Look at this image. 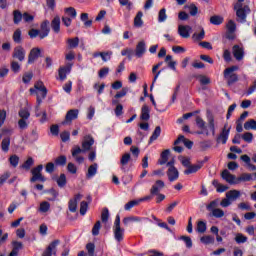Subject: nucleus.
Masks as SVG:
<instances>
[{
    "instance_id": "obj_35",
    "label": "nucleus",
    "mask_w": 256,
    "mask_h": 256,
    "mask_svg": "<svg viewBox=\"0 0 256 256\" xmlns=\"http://www.w3.org/2000/svg\"><path fill=\"white\" fill-rule=\"evenodd\" d=\"M139 221H141L140 217L130 216V217H125L123 219V224L125 225V227H127L129 223H138Z\"/></svg>"
},
{
    "instance_id": "obj_13",
    "label": "nucleus",
    "mask_w": 256,
    "mask_h": 256,
    "mask_svg": "<svg viewBox=\"0 0 256 256\" xmlns=\"http://www.w3.org/2000/svg\"><path fill=\"white\" fill-rule=\"evenodd\" d=\"M72 157H74L75 161L81 165L85 161L83 156H78L80 153H84V150L81 149L79 146H75L71 150Z\"/></svg>"
},
{
    "instance_id": "obj_32",
    "label": "nucleus",
    "mask_w": 256,
    "mask_h": 256,
    "mask_svg": "<svg viewBox=\"0 0 256 256\" xmlns=\"http://www.w3.org/2000/svg\"><path fill=\"white\" fill-rule=\"evenodd\" d=\"M178 241H183L187 249H191L193 247V240L189 236H180L178 237Z\"/></svg>"
},
{
    "instance_id": "obj_56",
    "label": "nucleus",
    "mask_w": 256,
    "mask_h": 256,
    "mask_svg": "<svg viewBox=\"0 0 256 256\" xmlns=\"http://www.w3.org/2000/svg\"><path fill=\"white\" fill-rule=\"evenodd\" d=\"M127 93H129V88L124 87V88H122L121 91H119L115 94L114 99H121V98L125 97V95H127Z\"/></svg>"
},
{
    "instance_id": "obj_10",
    "label": "nucleus",
    "mask_w": 256,
    "mask_h": 256,
    "mask_svg": "<svg viewBox=\"0 0 256 256\" xmlns=\"http://www.w3.org/2000/svg\"><path fill=\"white\" fill-rule=\"evenodd\" d=\"M232 53L233 56L236 58V61H243V58L245 57V50L243 49V47L237 44L234 45L232 47Z\"/></svg>"
},
{
    "instance_id": "obj_36",
    "label": "nucleus",
    "mask_w": 256,
    "mask_h": 256,
    "mask_svg": "<svg viewBox=\"0 0 256 256\" xmlns=\"http://www.w3.org/2000/svg\"><path fill=\"white\" fill-rule=\"evenodd\" d=\"M37 181H40L41 183H45V181H47V178H45V176H43L42 173L35 174L30 178V183H37Z\"/></svg>"
},
{
    "instance_id": "obj_43",
    "label": "nucleus",
    "mask_w": 256,
    "mask_h": 256,
    "mask_svg": "<svg viewBox=\"0 0 256 256\" xmlns=\"http://www.w3.org/2000/svg\"><path fill=\"white\" fill-rule=\"evenodd\" d=\"M210 23L212 25H221L223 23V17L219 15H214L210 17Z\"/></svg>"
},
{
    "instance_id": "obj_2",
    "label": "nucleus",
    "mask_w": 256,
    "mask_h": 256,
    "mask_svg": "<svg viewBox=\"0 0 256 256\" xmlns=\"http://www.w3.org/2000/svg\"><path fill=\"white\" fill-rule=\"evenodd\" d=\"M239 70V66H231L224 70V79L228 87L235 85V83L239 82V75L235 73V71Z\"/></svg>"
},
{
    "instance_id": "obj_26",
    "label": "nucleus",
    "mask_w": 256,
    "mask_h": 256,
    "mask_svg": "<svg viewBox=\"0 0 256 256\" xmlns=\"http://www.w3.org/2000/svg\"><path fill=\"white\" fill-rule=\"evenodd\" d=\"M33 165H35V160L33 159V157H28V159L20 166V169L30 171Z\"/></svg>"
},
{
    "instance_id": "obj_8",
    "label": "nucleus",
    "mask_w": 256,
    "mask_h": 256,
    "mask_svg": "<svg viewBox=\"0 0 256 256\" xmlns=\"http://www.w3.org/2000/svg\"><path fill=\"white\" fill-rule=\"evenodd\" d=\"M161 189H165V182L163 180H157L151 187L150 193L155 197L161 194Z\"/></svg>"
},
{
    "instance_id": "obj_30",
    "label": "nucleus",
    "mask_w": 256,
    "mask_h": 256,
    "mask_svg": "<svg viewBox=\"0 0 256 256\" xmlns=\"http://www.w3.org/2000/svg\"><path fill=\"white\" fill-rule=\"evenodd\" d=\"M10 145H11V138L10 137L3 138L1 143L2 151L4 153H8Z\"/></svg>"
},
{
    "instance_id": "obj_54",
    "label": "nucleus",
    "mask_w": 256,
    "mask_h": 256,
    "mask_svg": "<svg viewBox=\"0 0 256 256\" xmlns=\"http://www.w3.org/2000/svg\"><path fill=\"white\" fill-rule=\"evenodd\" d=\"M219 206V200H213L211 201L207 206L206 209L207 211H215V209H217V207Z\"/></svg>"
},
{
    "instance_id": "obj_49",
    "label": "nucleus",
    "mask_w": 256,
    "mask_h": 256,
    "mask_svg": "<svg viewBox=\"0 0 256 256\" xmlns=\"http://www.w3.org/2000/svg\"><path fill=\"white\" fill-rule=\"evenodd\" d=\"M241 139H243V141H245L246 143H253V133L245 132L241 135Z\"/></svg>"
},
{
    "instance_id": "obj_15",
    "label": "nucleus",
    "mask_w": 256,
    "mask_h": 256,
    "mask_svg": "<svg viewBox=\"0 0 256 256\" xmlns=\"http://www.w3.org/2000/svg\"><path fill=\"white\" fill-rule=\"evenodd\" d=\"M112 56H113V51L93 53V58L94 59H97V57H101V59H102V61H104V63H107V61H111Z\"/></svg>"
},
{
    "instance_id": "obj_46",
    "label": "nucleus",
    "mask_w": 256,
    "mask_h": 256,
    "mask_svg": "<svg viewBox=\"0 0 256 256\" xmlns=\"http://www.w3.org/2000/svg\"><path fill=\"white\" fill-rule=\"evenodd\" d=\"M50 209H51V204L49 202L44 201L40 203V207H39L40 213H47V211H49Z\"/></svg>"
},
{
    "instance_id": "obj_5",
    "label": "nucleus",
    "mask_w": 256,
    "mask_h": 256,
    "mask_svg": "<svg viewBox=\"0 0 256 256\" xmlns=\"http://www.w3.org/2000/svg\"><path fill=\"white\" fill-rule=\"evenodd\" d=\"M228 124H225L222 128L220 134L216 138L217 143H222V145H227L229 140V134L231 133V127L227 128Z\"/></svg>"
},
{
    "instance_id": "obj_42",
    "label": "nucleus",
    "mask_w": 256,
    "mask_h": 256,
    "mask_svg": "<svg viewBox=\"0 0 256 256\" xmlns=\"http://www.w3.org/2000/svg\"><path fill=\"white\" fill-rule=\"evenodd\" d=\"M164 21H167V9L162 8L158 13V22L164 23Z\"/></svg>"
},
{
    "instance_id": "obj_45",
    "label": "nucleus",
    "mask_w": 256,
    "mask_h": 256,
    "mask_svg": "<svg viewBox=\"0 0 256 256\" xmlns=\"http://www.w3.org/2000/svg\"><path fill=\"white\" fill-rule=\"evenodd\" d=\"M226 27L228 33H235V31H237V24L233 20H229Z\"/></svg>"
},
{
    "instance_id": "obj_1",
    "label": "nucleus",
    "mask_w": 256,
    "mask_h": 256,
    "mask_svg": "<svg viewBox=\"0 0 256 256\" xmlns=\"http://www.w3.org/2000/svg\"><path fill=\"white\" fill-rule=\"evenodd\" d=\"M234 11L236 12V21L238 23H247V15L251 14L249 5L243 6L242 3H236L234 5Z\"/></svg>"
},
{
    "instance_id": "obj_41",
    "label": "nucleus",
    "mask_w": 256,
    "mask_h": 256,
    "mask_svg": "<svg viewBox=\"0 0 256 256\" xmlns=\"http://www.w3.org/2000/svg\"><path fill=\"white\" fill-rule=\"evenodd\" d=\"M67 43L69 49H76V47H79V37L69 38Z\"/></svg>"
},
{
    "instance_id": "obj_59",
    "label": "nucleus",
    "mask_w": 256,
    "mask_h": 256,
    "mask_svg": "<svg viewBox=\"0 0 256 256\" xmlns=\"http://www.w3.org/2000/svg\"><path fill=\"white\" fill-rule=\"evenodd\" d=\"M30 39H37V37H39V39H45V37H47L49 35V33H29L28 34Z\"/></svg>"
},
{
    "instance_id": "obj_21",
    "label": "nucleus",
    "mask_w": 256,
    "mask_h": 256,
    "mask_svg": "<svg viewBox=\"0 0 256 256\" xmlns=\"http://www.w3.org/2000/svg\"><path fill=\"white\" fill-rule=\"evenodd\" d=\"M150 113H151V110L149 109V106L144 104L141 108V115H140L141 121H149V119H151Z\"/></svg>"
},
{
    "instance_id": "obj_16",
    "label": "nucleus",
    "mask_w": 256,
    "mask_h": 256,
    "mask_svg": "<svg viewBox=\"0 0 256 256\" xmlns=\"http://www.w3.org/2000/svg\"><path fill=\"white\" fill-rule=\"evenodd\" d=\"M167 176L170 183H173V181H177V179H179V170H177L176 167H169L167 171Z\"/></svg>"
},
{
    "instance_id": "obj_20",
    "label": "nucleus",
    "mask_w": 256,
    "mask_h": 256,
    "mask_svg": "<svg viewBox=\"0 0 256 256\" xmlns=\"http://www.w3.org/2000/svg\"><path fill=\"white\" fill-rule=\"evenodd\" d=\"M50 26L54 33H59V31H61V17L55 16L52 19Z\"/></svg>"
},
{
    "instance_id": "obj_22",
    "label": "nucleus",
    "mask_w": 256,
    "mask_h": 256,
    "mask_svg": "<svg viewBox=\"0 0 256 256\" xmlns=\"http://www.w3.org/2000/svg\"><path fill=\"white\" fill-rule=\"evenodd\" d=\"M199 170H201V165H199L198 163L194 165L190 164V166H188V168L184 170V175H193V173H197Z\"/></svg>"
},
{
    "instance_id": "obj_57",
    "label": "nucleus",
    "mask_w": 256,
    "mask_h": 256,
    "mask_svg": "<svg viewBox=\"0 0 256 256\" xmlns=\"http://www.w3.org/2000/svg\"><path fill=\"white\" fill-rule=\"evenodd\" d=\"M253 179V175L249 173H243L240 177H238V183L241 181H251Z\"/></svg>"
},
{
    "instance_id": "obj_34",
    "label": "nucleus",
    "mask_w": 256,
    "mask_h": 256,
    "mask_svg": "<svg viewBox=\"0 0 256 256\" xmlns=\"http://www.w3.org/2000/svg\"><path fill=\"white\" fill-rule=\"evenodd\" d=\"M13 21L15 25H19L23 21V14L19 10H14L13 12Z\"/></svg>"
},
{
    "instance_id": "obj_47",
    "label": "nucleus",
    "mask_w": 256,
    "mask_h": 256,
    "mask_svg": "<svg viewBox=\"0 0 256 256\" xmlns=\"http://www.w3.org/2000/svg\"><path fill=\"white\" fill-rule=\"evenodd\" d=\"M49 20H45L41 23L40 29L42 33H49L51 31V26Z\"/></svg>"
},
{
    "instance_id": "obj_48",
    "label": "nucleus",
    "mask_w": 256,
    "mask_h": 256,
    "mask_svg": "<svg viewBox=\"0 0 256 256\" xmlns=\"http://www.w3.org/2000/svg\"><path fill=\"white\" fill-rule=\"evenodd\" d=\"M247 239H248L247 236H245L241 233L236 234V236L234 238V240L236 241V243L238 245H241V243H247Z\"/></svg>"
},
{
    "instance_id": "obj_3",
    "label": "nucleus",
    "mask_w": 256,
    "mask_h": 256,
    "mask_svg": "<svg viewBox=\"0 0 256 256\" xmlns=\"http://www.w3.org/2000/svg\"><path fill=\"white\" fill-rule=\"evenodd\" d=\"M113 233H114V239L121 243L125 237V229L121 228V216L118 214L116 215L114 226H113Z\"/></svg>"
},
{
    "instance_id": "obj_53",
    "label": "nucleus",
    "mask_w": 256,
    "mask_h": 256,
    "mask_svg": "<svg viewBox=\"0 0 256 256\" xmlns=\"http://www.w3.org/2000/svg\"><path fill=\"white\" fill-rule=\"evenodd\" d=\"M99 231H101V221L98 220L92 228V235L97 237V235H99Z\"/></svg>"
},
{
    "instance_id": "obj_14",
    "label": "nucleus",
    "mask_w": 256,
    "mask_h": 256,
    "mask_svg": "<svg viewBox=\"0 0 256 256\" xmlns=\"http://www.w3.org/2000/svg\"><path fill=\"white\" fill-rule=\"evenodd\" d=\"M146 51H147V46L145 45V41H140L136 45L135 56L138 59H141V57H143V55H145Z\"/></svg>"
},
{
    "instance_id": "obj_38",
    "label": "nucleus",
    "mask_w": 256,
    "mask_h": 256,
    "mask_svg": "<svg viewBox=\"0 0 256 256\" xmlns=\"http://www.w3.org/2000/svg\"><path fill=\"white\" fill-rule=\"evenodd\" d=\"M143 12L139 11L134 18L135 27H142L143 25Z\"/></svg>"
},
{
    "instance_id": "obj_44",
    "label": "nucleus",
    "mask_w": 256,
    "mask_h": 256,
    "mask_svg": "<svg viewBox=\"0 0 256 256\" xmlns=\"http://www.w3.org/2000/svg\"><path fill=\"white\" fill-rule=\"evenodd\" d=\"M196 231L198 233H205L207 231V222L205 221H199L197 223Z\"/></svg>"
},
{
    "instance_id": "obj_28",
    "label": "nucleus",
    "mask_w": 256,
    "mask_h": 256,
    "mask_svg": "<svg viewBox=\"0 0 256 256\" xmlns=\"http://www.w3.org/2000/svg\"><path fill=\"white\" fill-rule=\"evenodd\" d=\"M54 163L57 167H65L67 165V156L65 155L58 156L55 159Z\"/></svg>"
},
{
    "instance_id": "obj_52",
    "label": "nucleus",
    "mask_w": 256,
    "mask_h": 256,
    "mask_svg": "<svg viewBox=\"0 0 256 256\" xmlns=\"http://www.w3.org/2000/svg\"><path fill=\"white\" fill-rule=\"evenodd\" d=\"M18 115L21 119H29V117H31V113H29V110H27L26 108L24 109H20L18 112Z\"/></svg>"
},
{
    "instance_id": "obj_40",
    "label": "nucleus",
    "mask_w": 256,
    "mask_h": 256,
    "mask_svg": "<svg viewBox=\"0 0 256 256\" xmlns=\"http://www.w3.org/2000/svg\"><path fill=\"white\" fill-rule=\"evenodd\" d=\"M32 79H33L32 71L26 72L22 76V82L24 83V85H29V83H31Z\"/></svg>"
},
{
    "instance_id": "obj_60",
    "label": "nucleus",
    "mask_w": 256,
    "mask_h": 256,
    "mask_svg": "<svg viewBox=\"0 0 256 256\" xmlns=\"http://www.w3.org/2000/svg\"><path fill=\"white\" fill-rule=\"evenodd\" d=\"M86 250L88 252V256H95V244L93 243H88L86 245Z\"/></svg>"
},
{
    "instance_id": "obj_25",
    "label": "nucleus",
    "mask_w": 256,
    "mask_h": 256,
    "mask_svg": "<svg viewBox=\"0 0 256 256\" xmlns=\"http://www.w3.org/2000/svg\"><path fill=\"white\" fill-rule=\"evenodd\" d=\"M241 197V192L239 190H230L226 193V198L230 201H235Z\"/></svg>"
},
{
    "instance_id": "obj_37",
    "label": "nucleus",
    "mask_w": 256,
    "mask_h": 256,
    "mask_svg": "<svg viewBox=\"0 0 256 256\" xmlns=\"http://www.w3.org/2000/svg\"><path fill=\"white\" fill-rule=\"evenodd\" d=\"M80 19L84 22V27H91L93 25V20H89L88 13H82Z\"/></svg>"
},
{
    "instance_id": "obj_11",
    "label": "nucleus",
    "mask_w": 256,
    "mask_h": 256,
    "mask_svg": "<svg viewBox=\"0 0 256 256\" xmlns=\"http://www.w3.org/2000/svg\"><path fill=\"white\" fill-rule=\"evenodd\" d=\"M25 49L22 46H18L16 48H14L12 57L13 59H18V61L23 62L25 61Z\"/></svg>"
},
{
    "instance_id": "obj_55",
    "label": "nucleus",
    "mask_w": 256,
    "mask_h": 256,
    "mask_svg": "<svg viewBox=\"0 0 256 256\" xmlns=\"http://www.w3.org/2000/svg\"><path fill=\"white\" fill-rule=\"evenodd\" d=\"M87 209H89V203L87 201H82L80 203V215H86Z\"/></svg>"
},
{
    "instance_id": "obj_63",
    "label": "nucleus",
    "mask_w": 256,
    "mask_h": 256,
    "mask_svg": "<svg viewBox=\"0 0 256 256\" xmlns=\"http://www.w3.org/2000/svg\"><path fill=\"white\" fill-rule=\"evenodd\" d=\"M11 70L13 71V73H19L21 71V65H19V62L12 61Z\"/></svg>"
},
{
    "instance_id": "obj_50",
    "label": "nucleus",
    "mask_w": 256,
    "mask_h": 256,
    "mask_svg": "<svg viewBox=\"0 0 256 256\" xmlns=\"http://www.w3.org/2000/svg\"><path fill=\"white\" fill-rule=\"evenodd\" d=\"M67 71H69V68L66 67H62L58 70V75L61 81H65V79H67Z\"/></svg>"
},
{
    "instance_id": "obj_61",
    "label": "nucleus",
    "mask_w": 256,
    "mask_h": 256,
    "mask_svg": "<svg viewBox=\"0 0 256 256\" xmlns=\"http://www.w3.org/2000/svg\"><path fill=\"white\" fill-rule=\"evenodd\" d=\"M101 221L102 223H107L109 221V209L104 208L101 214Z\"/></svg>"
},
{
    "instance_id": "obj_39",
    "label": "nucleus",
    "mask_w": 256,
    "mask_h": 256,
    "mask_svg": "<svg viewBox=\"0 0 256 256\" xmlns=\"http://www.w3.org/2000/svg\"><path fill=\"white\" fill-rule=\"evenodd\" d=\"M209 216L215 217L216 219H221V217H225V212L220 208H216L211 212V214H209Z\"/></svg>"
},
{
    "instance_id": "obj_17",
    "label": "nucleus",
    "mask_w": 256,
    "mask_h": 256,
    "mask_svg": "<svg viewBox=\"0 0 256 256\" xmlns=\"http://www.w3.org/2000/svg\"><path fill=\"white\" fill-rule=\"evenodd\" d=\"M207 121H208V128L210 129L211 133L213 136H215V116L213 115V113H211V111L207 112Z\"/></svg>"
},
{
    "instance_id": "obj_31",
    "label": "nucleus",
    "mask_w": 256,
    "mask_h": 256,
    "mask_svg": "<svg viewBox=\"0 0 256 256\" xmlns=\"http://www.w3.org/2000/svg\"><path fill=\"white\" fill-rule=\"evenodd\" d=\"M56 183L60 189H63L65 185H67V176L65 174H60V176L56 179Z\"/></svg>"
},
{
    "instance_id": "obj_58",
    "label": "nucleus",
    "mask_w": 256,
    "mask_h": 256,
    "mask_svg": "<svg viewBox=\"0 0 256 256\" xmlns=\"http://www.w3.org/2000/svg\"><path fill=\"white\" fill-rule=\"evenodd\" d=\"M197 77L200 81V85H209L211 83V79L205 75H198Z\"/></svg>"
},
{
    "instance_id": "obj_62",
    "label": "nucleus",
    "mask_w": 256,
    "mask_h": 256,
    "mask_svg": "<svg viewBox=\"0 0 256 256\" xmlns=\"http://www.w3.org/2000/svg\"><path fill=\"white\" fill-rule=\"evenodd\" d=\"M129 161H131V154L126 153L122 156V158L120 159V163L121 165L125 166L129 163Z\"/></svg>"
},
{
    "instance_id": "obj_18",
    "label": "nucleus",
    "mask_w": 256,
    "mask_h": 256,
    "mask_svg": "<svg viewBox=\"0 0 256 256\" xmlns=\"http://www.w3.org/2000/svg\"><path fill=\"white\" fill-rule=\"evenodd\" d=\"M79 117V110L78 109H71L66 113L65 116V122L71 123L72 121H75Z\"/></svg>"
},
{
    "instance_id": "obj_51",
    "label": "nucleus",
    "mask_w": 256,
    "mask_h": 256,
    "mask_svg": "<svg viewBox=\"0 0 256 256\" xmlns=\"http://www.w3.org/2000/svg\"><path fill=\"white\" fill-rule=\"evenodd\" d=\"M9 163L15 169L17 167V165H19V156H17L16 154L10 156Z\"/></svg>"
},
{
    "instance_id": "obj_23",
    "label": "nucleus",
    "mask_w": 256,
    "mask_h": 256,
    "mask_svg": "<svg viewBox=\"0 0 256 256\" xmlns=\"http://www.w3.org/2000/svg\"><path fill=\"white\" fill-rule=\"evenodd\" d=\"M159 137H161V126H156L152 135L149 138V145H151V143H153V141H157V139H159Z\"/></svg>"
},
{
    "instance_id": "obj_6",
    "label": "nucleus",
    "mask_w": 256,
    "mask_h": 256,
    "mask_svg": "<svg viewBox=\"0 0 256 256\" xmlns=\"http://www.w3.org/2000/svg\"><path fill=\"white\" fill-rule=\"evenodd\" d=\"M221 177H222V179H224V181L226 183H229L230 185H238L239 184L238 178L235 177V175L231 174V172H229V170H227V169H225L221 173Z\"/></svg>"
},
{
    "instance_id": "obj_9",
    "label": "nucleus",
    "mask_w": 256,
    "mask_h": 256,
    "mask_svg": "<svg viewBox=\"0 0 256 256\" xmlns=\"http://www.w3.org/2000/svg\"><path fill=\"white\" fill-rule=\"evenodd\" d=\"M93 145H95V139L93 136L86 135L84 137V141L82 142V151H84V153L86 151H91V147H93Z\"/></svg>"
},
{
    "instance_id": "obj_19",
    "label": "nucleus",
    "mask_w": 256,
    "mask_h": 256,
    "mask_svg": "<svg viewBox=\"0 0 256 256\" xmlns=\"http://www.w3.org/2000/svg\"><path fill=\"white\" fill-rule=\"evenodd\" d=\"M179 143H184L187 149H193V141L185 138V136L180 135L175 141L174 145H179Z\"/></svg>"
},
{
    "instance_id": "obj_64",
    "label": "nucleus",
    "mask_w": 256,
    "mask_h": 256,
    "mask_svg": "<svg viewBox=\"0 0 256 256\" xmlns=\"http://www.w3.org/2000/svg\"><path fill=\"white\" fill-rule=\"evenodd\" d=\"M67 171L68 173H71V175H75L77 173V166H75L72 162H69L67 165Z\"/></svg>"
},
{
    "instance_id": "obj_12",
    "label": "nucleus",
    "mask_w": 256,
    "mask_h": 256,
    "mask_svg": "<svg viewBox=\"0 0 256 256\" xmlns=\"http://www.w3.org/2000/svg\"><path fill=\"white\" fill-rule=\"evenodd\" d=\"M41 57V49L33 48L28 55V65H33Z\"/></svg>"
},
{
    "instance_id": "obj_7",
    "label": "nucleus",
    "mask_w": 256,
    "mask_h": 256,
    "mask_svg": "<svg viewBox=\"0 0 256 256\" xmlns=\"http://www.w3.org/2000/svg\"><path fill=\"white\" fill-rule=\"evenodd\" d=\"M196 125L198 129H201V131L196 132L197 135H203V133H205V135L209 136V130H207L206 122L201 118V116H196Z\"/></svg>"
},
{
    "instance_id": "obj_29",
    "label": "nucleus",
    "mask_w": 256,
    "mask_h": 256,
    "mask_svg": "<svg viewBox=\"0 0 256 256\" xmlns=\"http://www.w3.org/2000/svg\"><path fill=\"white\" fill-rule=\"evenodd\" d=\"M61 243V241L59 239H56L54 241H52L48 247L46 248L48 251H51L53 253V255H57V246Z\"/></svg>"
},
{
    "instance_id": "obj_4",
    "label": "nucleus",
    "mask_w": 256,
    "mask_h": 256,
    "mask_svg": "<svg viewBox=\"0 0 256 256\" xmlns=\"http://www.w3.org/2000/svg\"><path fill=\"white\" fill-rule=\"evenodd\" d=\"M34 87L37 91L42 92V98H41V94L37 93L36 103L39 107V105H41V103H43V99H45L47 97V87H45V84H43V81H38L34 85Z\"/></svg>"
},
{
    "instance_id": "obj_27",
    "label": "nucleus",
    "mask_w": 256,
    "mask_h": 256,
    "mask_svg": "<svg viewBox=\"0 0 256 256\" xmlns=\"http://www.w3.org/2000/svg\"><path fill=\"white\" fill-rule=\"evenodd\" d=\"M200 243H203V245H213L215 243V237L211 235L202 236Z\"/></svg>"
},
{
    "instance_id": "obj_33",
    "label": "nucleus",
    "mask_w": 256,
    "mask_h": 256,
    "mask_svg": "<svg viewBox=\"0 0 256 256\" xmlns=\"http://www.w3.org/2000/svg\"><path fill=\"white\" fill-rule=\"evenodd\" d=\"M244 129L246 131H256V121L251 119L244 123Z\"/></svg>"
},
{
    "instance_id": "obj_24",
    "label": "nucleus",
    "mask_w": 256,
    "mask_h": 256,
    "mask_svg": "<svg viewBox=\"0 0 256 256\" xmlns=\"http://www.w3.org/2000/svg\"><path fill=\"white\" fill-rule=\"evenodd\" d=\"M97 167V163L90 165L88 168V172L86 173V178L93 179V177L97 175Z\"/></svg>"
}]
</instances>
